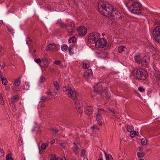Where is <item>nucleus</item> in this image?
<instances>
[{"instance_id":"5701e85b","label":"nucleus","mask_w":160,"mask_h":160,"mask_svg":"<svg viewBox=\"0 0 160 160\" xmlns=\"http://www.w3.org/2000/svg\"><path fill=\"white\" fill-rule=\"evenodd\" d=\"M126 48L125 46H119L118 48V52L119 53H121L123 51H124V48Z\"/></svg>"},{"instance_id":"37998d69","label":"nucleus","mask_w":160,"mask_h":160,"mask_svg":"<svg viewBox=\"0 0 160 160\" xmlns=\"http://www.w3.org/2000/svg\"><path fill=\"white\" fill-rule=\"evenodd\" d=\"M89 73L87 71H86L84 74L83 76L84 77L87 78L88 76H89Z\"/></svg>"},{"instance_id":"a18cd8bd","label":"nucleus","mask_w":160,"mask_h":160,"mask_svg":"<svg viewBox=\"0 0 160 160\" xmlns=\"http://www.w3.org/2000/svg\"><path fill=\"white\" fill-rule=\"evenodd\" d=\"M0 152L1 153V154L2 156H3L4 155V152L3 148H0Z\"/></svg>"},{"instance_id":"69168bd1","label":"nucleus","mask_w":160,"mask_h":160,"mask_svg":"<svg viewBox=\"0 0 160 160\" xmlns=\"http://www.w3.org/2000/svg\"><path fill=\"white\" fill-rule=\"evenodd\" d=\"M55 140L54 139L52 140L51 142V144H52L54 142Z\"/></svg>"},{"instance_id":"6e6d98bb","label":"nucleus","mask_w":160,"mask_h":160,"mask_svg":"<svg viewBox=\"0 0 160 160\" xmlns=\"http://www.w3.org/2000/svg\"><path fill=\"white\" fill-rule=\"evenodd\" d=\"M156 81L158 82V83H160V76L158 77Z\"/></svg>"},{"instance_id":"c03bdc74","label":"nucleus","mask_w":160,"mask_h":160,"mask_svg":"<svg viewBox=\"0 0 160 160\" xmlns=\"http://www.w3.org/2000/svg\"><path fill=\"white\" fill-rule=\"evenodd\" d=\"M131 133L132 136V137H134L135 136V135H137L138 136L139 135L138 133V135L137 134H138V132H137L136 131L133 132V133Z\"/></svg>"},{"instance_id":"412c9836","label":"nucleus","mask_w":160,"mask_h":160,"mask_svg":"<svg viewBox=\"0 0 160 160\" xmlns=\"http://www.w3.org/2000/svg\"><path fill=\"white\" fill-rule=\"evenodd\" d=\"M42 62L44 63V66L43 67H47L48 66V62L47 59L43 58L42 59Z\"/></svg>"},{"instance_id":"a19ab883","label":"nucleus","mask_w":160,"mask_h":160,"mask_svg":"<svg viewBox=\"0 0 160 160\" xmlns=\"http://www.w3.org/2000/svg\"><path fill=\"white\" fill-rule=\"evenodd\" d=\"M86 151L84 150V149H82L81 150V155L83 157Z\"/></svg>"},{"instance_id":"4c0bfd02","label":"nucleus","mask_w":160,"mask_h":160,"mask_svg":"<svg viewBox=\"0 0 160 160\" xmlns=\"http://www.w3.org/2000/svg\"><path fill=\"white\" fill-rule=\"evenodd\" d=\"M101 114H98L96 116V119L97 120H99L101 119Z\"/></svg>"},{"instance_id":"7ed1b4c3","label":"nucleus","mask_w":160,"mask_h":160,"mask_svg":"<svg viewBox=\"0 0 160 160\" xmlns=\"http://www.w3.org/2000/svg\"><path fill=\"white\" fill-rule=\"evenodd\" d=\"M134 72L135 73V74H134V75L137 79L144 80L146 79L148 76L147 72L144 70L142 69H136L133 71L132 72L133 73Z\"/></svg>"},{"instance_id":"c9c22d12","label":"nucleus","mask_w":160,"mask_h":160,"mask_svg":"<svg viewBox=\"0 0 160 160\" xmlns=\"http://www.w3.org/2000/svg\"><path fill=\"white\" fill-rule=\"evenodd\" d=\"M51 130L52 132H54L55 133V135H56L59 132L58 130L55 129L53 128H51Z\"/></svg>"},{"instance_id":"e433bc0d","label":"nucleus","mask_w":160,"mask_h":160,"mask_svg":"<svg viewBox=\"0 0 160 160\" xmlns=\"http://www.w3.org/2000/svg\"><path fill=\"white\" fill-rule=\"evenodd\" d=\"M60 146L63 148H65L66 147V143L65 142L61 143H59Z\"/></svg>"},{"instance_id":"0eeeda50","label":"nucleus","mask_w":160,"mask_h":160,"mask_svg":"<svg viewBox=\"0 0 160 160\" xmlns=\"http://www.w3.org/2000/svg\"><path fill=\"white\" fill-rule=\"evenodd\" d=\"M62 90L63 92H66V93L67 95H70V97L72 95L73 96L74 94L76 92L74 88H72L69 86L63 87Z\"/></svg>"},{"instance_id":"680f3d73","label":"nucleus","mask_w":160,"mask_h":160,"mask_svg":"<svg viewBox=\"0 0 160 160\" xmlns=\"http://www.w3.org/2000/svg\"><path fill=\"white\" fill-rule=\"evenodd\" d=\"M5 67V65L4 64L3 65H2L1 66V68L2 69H4V68Z\"/></svg>"},{"instance_id":"c85d7f7f","label":"nucleus","mask_w":160,"mask_h":160,"mask_svg":"<svg viewBox=\"0 0 160 160\" xmlns=\"http://www.w3.org/2000/svg\"><path fill=\"white\" fill-rule=\"evenodd\" d=\"M133 127L132 126H128L127 127V130L129 132L132 133V131L133 130Z\"/></svg>"},{"instance_id":"338daca9","label":"nucleus","mask_w":160,"mask_h":160,"mask_svg":"<svg viewBox=\"0 0 160 160\" xmlns=\"http://www.w3.org/2000/svg\"><path fill=\"white\" fill-rule=\"evenodd\" d=\"M3 21L2 20H0V26H1L3 23Z\"/></svg>"},{"instance_id":"864d4df0","label":"nucleus","mask_w":160,"mask_h":160,"mask_svg":"<svg viewBox=\"0 0 160 160\" xmlns=\"http://www.w3.org/2000/svg\"><path fill=\"white\" fill-rule=\"evenodd\" d=\"M108 110H109V111L111 112L112 113H115V111L113 108H108Z\"/></svg>"},{"instance_id":"2f4dec72","label":"nucleus","mask_w":160,"mask_h":160,"mask_svg":"<svg viewBox=\"0 0 160 160\" xmlns=\"http://www.w3.org/2000/svg\"><path fill=\"white\" fill-rule=\"evenodd\" d=\"M148 141L146 138H142L141 140V143L142 145L144 146L146 144Z\"/></svg>"},{"instance_id":"7c9ffc66","label":"nucleus","mask_w":160,"mask_h":160,"mask_svg":"<svg viewBox=\"0 0 160 160\" xmlns=\"http://www.w3.org/2000/svg\"><path fill=\"white\" fill-rule=\"evenodd\" d=\"M62 50L63 51H66L68 49V46L66 44H63L61 46Z\"/></svg>"},{"instance_id":"cd10ccee","label":"nucleus","mask_w":160,"mask_h":160,"mask_svg":"<svg viewBox=\"0 0 160 160\" xmlns=\"http://www.w3.org/2000/svg\"><path fill=\"white\" fill-rule=\"evenodd\" d=\"M76 109L77 110L78 112L79 113H82L83 111L81 109V105H79L78 106H77L75 107Z\"/></svg>"},{"instance_id":"58836bf2","label":"nucleus","mask_w":160,"mask_h":160,"mask_svg":"<svg viewBox=\"0 0 160 160\" xmlns=\"http://www.w3.org/2000/svg\"><path fill=\"white\" fill-rule=\"evenodd\" d=\"M3 98L2 96V95L0 93V101H1L0 104L2 105H3L4 103V102H3Z\"/></svg>"},{"instance_id":"bb28decb","label":"nucleus","mask_w":160,"mask_h":160,"mask_svg":"<svg viewBox=\"0 0 160 160\" xmlns=\"http://www.w3.org/2000/svg\"><path fill=\"white\" fill-rule=\"evenodd\" d=\"M77 39L75 37H72L70 38L69 39V41L70 43H74L76 41Z\"/></svg>"},{"instance_id":"e2e57ef3","label":"nucleus","mask_w":160,"mask_h":160,"mask_svg":"<svg viewBox=\"0 0 160 160\" xmlns=\"http://www.w3.org/2000/svg\"><path fill=\"white\" fill-rule=\"evenodd\" d=\"M39 153L40 154H42V152H43V151H42L41 150V149H40L39 147Z\"/></svg>"},{"instance_id":"2eb2a0df","label":"nucleus","mask_w":160,"mask_h":160,"mask_svg":"<svg viewBox=\"0 0 160 160\" xmlns=\"http://www.w3.org/2000/svg\"><path fill=\"white\" fill-rule=\"evenodd\" d=\"M146 58H148V57H145L142 59L141 62L140 63V64H141L142 66L145 67H146L148 66V63L149 62L148 60L146 59Z\"/></svg>"},{"instance_id":"0e129e2a","label":"nucleus","mask_w":160,"mask_h":160,"mask_svg":"<svg viewBox=\"0 0 160 160\" xmlns=\"http://www.w3.org/2000/svg\"><path fill=\"white\" fill-rule=\"evenodd\" d=\"M143 149V148L142 147H139V151H142V150Z\"/></svg>"},{"instance_id":"ddd939ff","label":"nucleus","mask_w":160,"mask_h":160,"mask_svg":"<svg viewBox=\"0 0 160 160\" xmlns=\"http://www.w3.org/2000/svg\"><path fill=\"white\" fill-rule=\"evenodd\" d=\"M103 89L102 85L101 84V83H99L97 84L96 86L94 87V88L93 89L94 92L97 93H101V91Z\"/></svg>"},{"instance_id":"f8f14e48","label":"nucleus","mask_w":160,"mask_h":160,"mask_svg":"<svg viewBox=\"0 0 160 160\" xmlns=\"http://www.w3.org/2000/svg\"><path fill=\"white\" fill-rule=\"evenodd\" d=\"M66 29L69 33L73 32L75 27L74 22L73 21H72L70 24H68Z\"/></svg>"},{"instance_id":"f03ea898","label":"nucleus","mask_w":160,"mask_h":160,"mask_svg":"<svg viewBox=\"0 0 160 160\" xmlns=\"http://www.w3.org/2000/svg\"><path fill=\"white\" fill-rule=\"evenodd\" d=\"M128 10L132 13L138 14L141 13L142 5L136 2H133L130 6L126 5Z\"/></svg>"},{"instance_id":"a878e982","label":"nucleus","mask_w":160,"mask_h":160,"mask_svg":"<svg viewBox=\"0 0 160 160\" xmlns=\"http://www.w3.org/2000/svg\"><path fill=\"white\" fill-rule=\"evenodd\" d=\"M145 155V153L143 152H138L137 153L138 157L139 158L143 157Z\"/></svg>"},{"instance_id":"09e8293b","label":"nucleus","mask_w":160,"mask_h":160,"mask_svg":"<svg viewBox=\"0 0 160 160\" xmlns=\"http://www.w3.org/2000/svg\"><path fill=\"white\" fill-rule=\"evenodd\" d=\"M97 123L100 126H101L102 125V121L101 119H100L99 120H97Z\"/></svg>"},{"instance_id":"39448f33","label":"nucleus","mask_w":160,"mask_h":160,"mask_svg":"<svg viewBox=\"0 0 160 160\" xmlns=\"http://www.w3.org/2000/svg\"><path fill=\"white\" fill-rule=\"evenodd\" d=\"M100 37V34L99 33L97 32H93L90 33L88 35L87 38L90 42L92 43H95L96 42L98 41Z\"/></svg>"},{"instance_id":"4be33fe9","label":"nucleus","mask_w":160,"mask_h":160,"mask_svg":"<svg viewBox=\"0 0 160 160\" xmlns=\"http://www.w3.org/2000/svg\"><path fill=\"white\" fill-rule=\"evenodd\" d=\"M54 86L56 89L58 91L60 89V87L57 81H54L53 82Z\"/></svg>"},{"instance_id":"8fccbe9b","label":"nucleus","mask_w":160,"mask_h":160,"mask_svg":"<svg viewBox=\"0 0 160 160\" xmlns=\"http://www.w3.org/2000/svg\"><path fill=\"white\" fill-rule=\"evenodd\" d=\"M61 61H54V63L58 65H60L61 64Z\"/></svg>"},{"instance_id":"bf43d9fd","label":"nucleus","mask_w":160,"mask_h":160,"mask_svg":"<svg viewBox=\"0 0 160 160\" xmlns=\"http://www.w3.org/2000/svg\"><path fill=\"white\" fill-rule=\"evenodd\" d=\"M29 87V86L28 85H25V86L24 87V88L25 89H27Z\"/></svg>"},{"instance_id":"f257e3e1","label":"nucleus","mask_w":160,"mask_h":160,"mask_svg":"<svg viewBox=\"0 0 160 160\" xmlns=\"http://www.w3.org/2000/svg\"><path fill=\"white\" fill-rule=\"evenodd\" d=\"M98 8L99 12L105 16L109 17L110 14L112 10V6L107 5L102 2L98 3Z\"/></svg>"},{"instance_id":"9b49d317","label":"nucleus","mask_w":160,"mask_h":160,"mask_svg":"<svg viewBox=\"0 0 160 160\" xmlns=\"http://www.w3.org/2000/svg\"><path fill=\"white\" fill-rule=\"evenodd\" d=\"M78 94L76 92L74 94V95H73H73H72L71 97H72L73 98L72 100L74 102V104L76 106L80 105V101L78 100Z\"/></svg>"},{"instance_id":"f704fd0d","label":"nucleus","mask_w":160,"mask_h":160,"mask_svg":"<svg viewBox=\"0 0 160 160\" xmlns=\"http://www.w3.org/2000/svg\"><path fill=\"white\" fill-rule=\"evenodd\" d=\"M27 44L29 45L32 42V40L30 39L29 38H27L26 40Z\"/></svg>"},{"instance_id":"a211bd4d","label":"nucleus","mask_w":160,"mask_h":160,"mask_svg":"<svg viewBox=\"0 0 160 160\" xmlns=\"http://www.w3.org/2000/svg\"><path fill=\"white\" fill-rule=\"evenodd\" d=\"M134 60L136 62L140 64L142 61V59L140 58V55H135L134 56Z\"/></svg>"},{"instance_id":"9d476101","label":"nucleus","mask_w":160,"mask_h":160,"mask_svg":"<svg viewBox=\"0 0 160 160\" xmlns=\"http://www.w3.org/2000/svg\"><path fill=\"white\" fill-rule=\"evenodd\" d=\"M58 50L56 45L54 43L48 44L46 48L47 51H57Z\"/></svg>"},{"instance_id":"1a4fd4ad","label":"nucleus","mask_w":160,"mask_h":160,"mask_svg":"<svg viewBox=\"0 0 160 160\" xmlns=\"http://www.w3.org/2000/svg\"><path fill=\"white\" fill-rule=\"evenodd\" d=\"M78 35L80 36H83L87 33V28L84 26L79 27L77 29Z\"/></svg>"},{"instance_id":"c756f323","label":"nucleus","mask_w":160,"mask_h":160,"mask_svg":"<svg viewBox=\"0 0 160 160\" xmlns=\"http://www.w3.org/2000/svg\"><path fill=\"white\" fill-rule=\"evenodd\" d=\"M2 83L4 85H6L8 81L4 77L2 78H1Z\"/></svg>"},{"instance_id":"603ef678","label":"nucleus","mask_w":160,"mask_h":160,"mask_svg":"<svg viewBox=\"0 0 160 160\" xmlns=\"http://www.w3.org/2000/svg\"><path fill=\"white\" fill-rule=\"evenodd\" d=\"M56 160H66V159L64 157H63L61 158L58 157L56 159Z\"/></svg>"},{"instance_id":"3c124183","label":"nucleus","mask_w":160,"mask_h":160,"mask_svg":"<svg viewBox=\"0 0 160 160\" xmlns=\"http://www.w3.org/2000/svg\"><path fill=\"white\" fill-rule=\"evenodd\" d=\"M34 61L37 63H39L41 62V60L40 58L35 59Z\"/></svg>"},{"instance_id":"f3484780","label":"nucleus","mask_w":160,"mask_h":160,"mask_svg":"<svg viewBox=\"0 0 160 160\" xmlns=\"http://www.w3.org/2000/svg\"><path fill=\"white\" fill-rule=\"evenodd\" d=\"M101 93L102 96L107 98H109L110 97V94L105 90L102 91Z\"/></svg>"},{"instance_id":"473e14b6","label":"nucleus","mask_w":160,"mask_h":160,"mask_svg":"<svg viewBox=\"0 0 160 160\" xmlns=\"http://www.w3.org/2000/svg\"><path fill=\"white\" fill-rule=\"evenodd\" d=\"M6 160H13L11 154H8L6 157Z\"/></svg>"},{"instance_id":"72a5a7b5","label":"nucleus","mask_w":160,"mask_h":160,"mask_svg":"<svg viewBox=\"0 0 160 160\" xmlns=\"http://www.w3.org/2000/svg\"><path fill=\"white\" fill-rule=\"evenodd\" d=\"M73 48V45H70L68 48V51L69 52V53L70 54H72V52L71 50Z\"/></svg>"},{"instance_id":"79ce46f5","label":"nucleus","mask_w":160,"mask_h":160,"mask_svg":"<svg viewBox=\"0 0 160 160\" xmlns=\"http://www.w3.org/2000/svg\"><path fill=\"white\" fill-rule=\"evenodd\" d=\"M40 82L41 83H42L44 82L45 80V79L44 77L43 76H42L40 78Z\"/></svg>"},{"instance_id":"5fc2aeb1","label":"nucleus","mask_w":160,"mask_h":160,"mask_svg":"<svg viewBox=\"0 0 160 160\" xmlns=\"http://www.w3.org/2000/svg\"><path fill=\"white\" fill-rule=\"evenodd\" d=\"M138 90L139 91L141 92H143L145 90V89L142 87H139L138 88Z\"/></svg>"},{"instance_id":"49530a36","label":"nucleus","mask_w":160,"mask_h":160,"mask_svg":"<svg viewBox=\"0 0 160 160\" xmlns=\"http://www.w3.org/2000/svg\"><path fill=\"white\" fill-rule=\"evenodd\" d=\"M47 98L48 97H47L42 96L40 98V100H42V102H45V100L47 99Z\"/></svg>"},{"instance_id":"6ab92c4d","label":"nucleus","mask_w":160,"mask_h":160,"mask_svg":"<svg viewBox=\"0 0 160 160\" xmlns=\"http://www.w3.org/2000/svg\"><path fill=\"white\" fill-rule=\"evenodd\" d=\"M57 24H58L62 28H66L67 27L68 24H66L64 23L63 22H62L61 21H58L57 23Z\"/></svg>"},{"instance_id":"dca6fc26","label":"nucleus","mask_w":160,"mask_h":160,"mask_svg":"<svg viewBox=\"0 0 160 160\" xmlns=\"http://www.w3.org/2000/svg\"><path fill=\"white\" fill-rule=\"evenodd\" d=\"M77 145L73 147L74 152L76 155L78 154V150L79 148H80L81 147L80 143L77 142Z\"/></svg>"},{"instance_id":"774afa93","label":"nucleus","mask_w":160,"mask_h":160,"mask_svg":"<svg viewBox=\"0 0 160 160\" xmlns=\"http://www.w3.org/2000/svg\"><path fill=\"white\" fill-rule=\"evenodd\" d=\"M9 87H6V88H5L6 90L7 91L8 90V89H9Z\"/></svg>"},{"instance_id":"052dcab7","label":"nucleus","mask_w":160,"mask_h":160,"mask_svg":"<svg viewBox=\"0 0 160 160\" xmlns=\"http://www.w3.org/2000/svg\"><path fill=\"white\" fill-rule=\"evenodd\" d=\"M47 94L48 95H50V96L52 95V94L51 92V91H49V92H46Z\"/></svg>"},{"instance_id":"b1692460","label":"nucleus","mask_w":160,"mask_h":160,"mask_svg":"<svg viewBox=\"0 0 160 160\" xmlns=\"http://www.w3.org/2000/svg\"><path fill=\"white\" fill-rule=\"evenodd\" d=\"M21 78L20 77L18 79L15 81L14 82V85L15 86H18L20 85L21 82L20 80Z\"/></svg>"},{"instance_id":"de8ad7c7","label":"nucleus","mask_w":160,"mask_h":160,"mask_svg":"<svg viewBox=\"0 0 160 160\" xmlns=\"http://www.w3.org/2000/svg\"><path fill=\"white\" fill-rule=\"evenodd\" d=\"M83 67L84 68H88L90 67V64H89L85 63L84 66V63L83 64Z\"/></svg>"},{"instance_id":"20e7f679","label":"nucleus","mask_w":160,"mask_h":160,"mask_svg":"<svg viewBox=\"0 0 160 160\" xmlns=\"http://www.w3.org/2000/svg\"><path fill=\"white\" fill-rule=\"evenodd\" d=\"M155 23L157 25H160V21H156ZM153 35L155 40L160 43V26L157 27L153 29Z\"/></svg>"},{"instance_id":"423d86ee","label":"nucleus","mask_w":160,"mask_h":160,"mask_svg":"<svg viewBox=\"0 0 160 160\" xmlns=\"http://www.w3.org/2000/svg\"><path fill=\"white\" fill-rule=\"evenodd\" d=\"M107 43L106 40L103 38H100L95 43V47L96 48H103L106 46Z\"/></svg>"},{"instance_id":"aec40b11","label":"nucleus","mask_w":160,"mask_h":160,"mask_svg":"<svg viewBox=\"0 0 160 160\" xmlns=\"http://www.w3.org/2000/svg\"><path fill=\"white\" fill-rule=\"evenodd\" d=\"M104 152L105 155L106 160H113V159L111 154H109L108 155H107V154L105 152Z\"/></svg>"},{"instance_id":"4468645a","label":"nucleus","mask_w":160,"mask_h":160,"mask_svg":"<svg viewBox=\"0 0 160 160\" xmlns=\"http://www.w3.org/2000/svg\"><path fill=\"white\" fill-rule=\"evenodd\" d=\"M93 110V108L91 106H87L85 108L84 112L88 115L92 114Z\"/></svg>"},{"instance_id":"ea45409f","label":"nucleus","mask_w":160,"mask_h":160,"mask_svg":"<svg viewBox=\"0 0 160 160\" xmlns=\"http://www.w3.org/2000/svg\"><path fill=\"white\" fill-rule=\"evenodd\" d=\"M41 148L42 149H45L46 148V146L45 143H43L42 144L41 146Z\"/></svg>"},{"instance_id":"393cba45","label":"nucleus","mask_w":160,"mask_h":160,"mask_svg":"<svg viewBox=\"0 0 160 160\" xmlns=\"http://www.w3.org/2000/svg\"><path fill=\"white\" fill-rule=\"evenodd\" d=\"M18 99V98L17 97V96L13 97L11 99V102L12 103H14L17 102Z\"/></svg>"},{"instance_id":"4d7b16f0","label":"nucleus","mask_w":160,"mask_h":160,"mask_svg":"<svg viewBox=\"0 0 160 160\" xmlns=\"http://www.w3.org/2000/svg\"><path fill=\"white\" fill-rule=\"evenodd\" d=\"M111 46V45L110 43H109L108 44H106L105 47H107L108 48H109Z\"/></svg>"},{"instance_id":"13d9d810","label":"nucleus","mask_w":160,"mask_h":160,"mask_svg":"<svg viewBox=\"0 0 160 160\" xmlns=\"http://www.w3.org/2000/svg\"><path fill=\"white\" fill-rule=\"evenodd\" d=\"M88 71H87L89 73V74H90V73H91L92 74V70L91 69H89L88 70H87Z\"/></svg>"},{"instance_id":"6e6552de","label":"nucleus","mask_w":160,"mask_h":160,"mask_svg":"<svg viewBox=\"0 0 160 160\" xmlns=\"http://www.w3.org/2000/svg\"><path fill=\"white\" fill-rule=\"evenodd\" d=\"M109 17L112 19H116L119 18L120 17V13L117 10L114 9L112 8V10L111 12Z\"/></svg>"}]
</instances>
